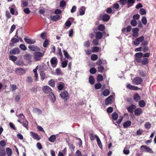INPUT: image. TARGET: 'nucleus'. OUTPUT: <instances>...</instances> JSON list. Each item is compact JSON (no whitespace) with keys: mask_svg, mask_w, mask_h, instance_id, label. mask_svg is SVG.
I'll return each instance as SVG.
<instances>
[{"mask_svg":"<svg viewBox=\"0 0 156 156\" xmlns=\"http://www.w3.org/2000/svg\"><path fill=\"white\" fill-rule=\"evenodd\" d=\"M150 56V53L143 54L141 52H137L134 55V62L136 63H141L142 65L146 66L149 62V59L147 58Z\"/></svg>","mask_w":156,"mask_h":156,"instance_id":"f257e3e1","label":"nucleus"},{"mask_svg":"<svg viewBox=\"0 0 156 156\" xmlns=\"http://www.w3.org/2000/svg\"><path fill=\"white\" fill-rule=\"evenodd\" d=\"M140 149L143 152L149 153L150 154H153L154 151L150 147L145 145H143L140 146Z\"/></svg>","mask_w":156,"mask_h":156,"instance_id":"f03ea898","label":"nucleus"},{"mask_svg":"<svg viewBox=\"0 0 156 156\" xmlns=\"http://www.w3.org/2000/svg\"><path fill=\"white\" fill-rule=\"evenodd\" d=\"M44 54L39 51H36L33 53L34 58L36 61L41 60L44 56Z\"/></svg>","mask_w":156,"mask_h":156,"instance_id":"7ed1b4c3","label":"nucleus"},{"mask_svg":"<svg viewBox=\"0 0 156 156\" xmlns=\"http://www.w3.org/2000/svg\"><path fill=\"white\" fill-rule=\"evenodd\" d=\"M144 40V37L143 36L136 38L134 41H133V44L135 46H137L140 42H142Z\"/></svg>","mask_w":156,"mask_h":156,"instance_id":"20e7f679","label":"nucleus"},{"mask_svg":"<svg viewBox=\"0 0 156 156\" xmlns=\"http://www.w3.org/2000/svg\"><path fill=\"white\" fill-rule=\"evenodd\" d=\"M143 82V80L140 77H137L133 79L132 81V83L135 85H139L140 84Z\"/></svg>","mask_w":156,"mask_h":156,"instance_id":"39448f33","label":"nucleus"},{"mask_svg":"<svg viewBox=\"0 0 156 156\" xmlns=\"http://www.w3.org/2000/svg\"><path fill=\"white\" fill-rule=\"evenodd\" d=\"M68 93V92L66 90H65L62 92L61 93L60 95L63 99H64L66 100H67L69 98Z\"/></svg>","mask_w":156,"mask_h":156,"instance_id":"423d86ee","label":"nucleus"},{"mask_svg":"<svg viewBox=\"0 0 156 156\" xmlns=\"http://www.w3.org/2000/svg\"><path fill=\"white\" fill-rule=\"evenodd\" d=\"M43 90L45 94H48L49 93V94H50L52 91V90L50 87L48 86H44L43 87Z\"/></svg>","mask_w":156,"mask_h":156,"instance_id":"0eeeda50","label":"nucleus"},{"mask_svg":"<svg viewBox=\"0 0 156 156\" xmlns=\"http://www.w3.org/2000/svg\"><path fill=\"white\" fill-rule=\"evenodd\" d=\"M100 17L103 21L107 22L109 20L110 16L108 15L105 14L103 15H100Z\"/></svg>","mask_w":156,"mask_h":156,"instance_id":"6e6552de","label":"nucleus"},{"mask_svg":"<svg viewBox=\"0 0 156 156\" xmlns=\"http://www.w3.org/2000/svg\"><path fill=\"white\" fill-rule=\"evenodd\" d=\"M50 62L53 67H55L57 64V59L55 57H52L50 60Z\"/></svg>","mask_w":156,"mask_h":156,"instance_id":"1a4fd4ad","label":"nucleus"},{"mask_svg":"<svg viewBox=\"0 0 156 156\" xmlns=\"http://www.w3.org/2000/svg\"><path fill=\"white\" fill-rule=\"evenodd\" d=\"M20 52V50L18 48H15L11 50L10 51V55L18 54Z\"/></svg>","mask_w":156,"mask_h":156,"instance_id":"9d476101","label":"nucleus"},{"mask_svg":"<svg viewBox=\"0 0 156 156\" xmlns=\"http://www.w3.org/2000/svg\"><path fill=\"white\" fill-rule=\"evenodd\" d=\"M126 87L130 90H140V88L138 87L132 85L130 84H128L127 85Z\"/></svg>","mask_w":156,"mask_h":156,"instance_id":"9b49d317","label":"nucleus"},{"mask_svg":"<svg viewBox=\"0 0 156 156\" xmlns=\"http://www.w3.org/2000/svg\"><path fill=\"white\" fill-rule=\"evenodd\" d=\"M28 48L32 51H39L40 49L37 46L31 45L28 46Z\"/></svg>","mask_w":156,"mask_h":156,"instance_id":"f8f14e48","label":"nucleus"},{"mask_svg":"<svg viewBox=\"0 0 156 156\" xmlns=\"http://www.w3.org/2000/svg\"><path fill=\"white\" fill-rule=\"evenodd\" d=\"M136 108V106L133 104H132L127 108V109L129 112L133 113L134 110Z\"/></svg>","mask_w":156,"mask_h":156,"instance_id":"ddd939ff","label":"nucleus"},{"mask_svg":"<svg viewBox=\"0 0 156 156\" xmlns=\"http://www.w3.org/2000/svg\"><path fill=\"white\" fill-rule=\"evenodd\" d=\"M113 96L110 95L105 100V104L108 105L109 104H112L113 102L112 98Z\"/></svg>","mask_w":156,"mask_h":156,"instance_id":"4468645a","label":"nucleus"},{"mask_svg":"<svg viewBox=\"0 0 156 156\" xmlns=\"http://www.w3.org/2000/svg\"><path fill=\"white\" fill-rule=\"evenodd\" d=\"M143 113L142 109L140 108L136 109L134 111L135 115L137 116L140 115Z\"/></svg>","mask_w":156,"mask_h":156,"instance_id":"2eb2a0df","label":"nucleus"},{"mask_svg":"<svg viewBox=\"0 0 156 156\" xmlns=\"http://www.w3.org/2000/svg\"><path fill=\"white\" fill-rule=\"evenodd\" d=\"M31 134V136L33 139L35 140H39L41 139L40 137L36 133L31 132L30 133Z\"/></svg>","mask_w":156,"mask_h":156,"instance_id":"dca6fc26","label":"nucleus"},{"mask_svg":"<svg viewBox=\"0 0 156 156\" xmlns=\"http://www.w3.org/2000/svg\"><path fill=\"white\" fill-rule=\"evenodd\" d=\"M103 37V34L102 32L98 31L96 33L95 37L96 39L100 40Z\"/></svg>","mask_w":156,"mask_h":156,"instance_id":"f3484780","label":"nucleus"},{"mask_svg":"<svg viewBox=\"0 0 156 156\" xmlns=\"http://www.w3.org/2000/svg\"><path fill=\"white\" fill-rule=\"evenodd\" d=\"M50 19L53 21H56L60 19V16L58 15H56L53 16H51L50 17Z\"/></svg>","mask_w":156,"mask_h":156,"instance_id":"a211bd4d","label":"nucleus"},{"mask_svg":"<svg viewBox=\"0 0 156 156\" xmlns=\"http://www.w3.org/2000/svg\"><path fill=\"white\" fill-rule=\"evenodd\" d=\"M131 122L130 120H128L125 122L123 124V126L124 128H127L129 127L131 124Z\"/></svg>","mask_w":156,"mask_h":156,"instance_id":"6ab92c4d","label":"nucleus"},{"mask_svg":"<svg viewBox=\"0 0 156 156\" xmlns=\"http://www.w3.org/2000/svg\"><path fill=\"white\" fill-rule=\"evenodd\" d=\"M24 40L27 43L29 44H34L36 42L35 40H31L28 38H24Z\"/></svg>","mask_w":156,"mask_h":156,"instance_id":"aec40b11","label":"nucleus"},{"mask_svg":"<svg viewBox=\"0 0 156 156\" xmlns=\"http://www.w3.org/2000/svg\"><path fill=\"white\" fill-rule=\"evenodd\" d=\"M95 137L97 141L98 145L100 148L102 149V145L99 137L96 135H95Z\"/></svg>","mask_w":156,"mask_h":156,"instance_id":"412c9836","label":"nucleus"},{"mask_svg":"<svg viewBox=\"0 0 156 156\" xmlns=\"http://www.w3.org/2000/svg\"><path fill=\"white\" fill-rule=\"evenodd\" d=\"M133 98L136 102H138V101L141 99L138 93H136L134 95Z\"/></svg>","mask_w":156,"mask_h":156,"instance_id":"4be33fe9","label":"nucleus"},{"mask_svg":"<svg viewBox=\"0 0 156 156\" xmlns=\"http://www.w3.org/2000/svg\"><path fill=\"white\" fill-rule=\"evenodd\" d=\"M31 55L29 54H26L23 56V58L29 61L31 60Z\"/></svg>","mask_w":156,"mask_h":156,"instance_id":"5701e85b","label":"nucleus"},{"mask_svg":"<svg viewBox=\"0 0 156 156\" xmlns=\"http://www.w3.org/2000/svg\"><path fill=\"white\" fill-rule=\"evenodd\" d=\"M85 8L84 6H82L80 9L79 11L80 14L81 16L83 15L85 12Z\"/></svg>","mask_w":156,"mask_h":156,"instance_id":"b1692460","label":"nucleus"},{"mask_svg":"<svg viewBox=\"0 0 156 156\" xmlns=\"http://www.w3.org/2000/svg\"><path fill=\"white\" fill-rule=\"evenodd\" d=\"M95 79L92 76H90L89 78V81L91 85L94 84L95 83Z\"/></svg>","mask_w":156,"mask_h":156,"instance_id":"393cba45","label":"nucleus"},{"mask_svg":"<svg viewBox=\"0 0 156 156\" xmlns=\"http://www.w3.org/2000/svg\"><path fill=\"white\" fill-rule=\"evenodd\" d=\"M5 154L6 152L4 148L0 147V156H5Z\"/></svg>","mask_w":156,"mask_h":156,"instance_id":"a878e982","label":"nucleus"},{"mask_svg":"<svg viewBox=\"0 0 156 156\" xmlns=\"http://www.w3.org/2000/svg\"><path fill=\"white\" fill-rule=\"evenodd\" d=\"M112 117L113 120H116L118 118V115L116 112H114L112 114Z\"/></svg>","mask_w":156,"mask_h":156,"instance_id":"bb28decb","label":"nucleus"},{"mask_svg":"<svg viewBox=\"0 0 156 156\" xmlns=\"http://www.w3.org/2000/svg\"><path fill=\"white\" fill-rule=\"evenodd\" d=\"M146 103L144 100L140 101L139 102V105L140 107L143 108L146 105Z\"/></svg>","mask_w":156,"mask_h":156,"instance_id":"cd10ccee","label":"nucleus"},{"mask_svg":"<svg viewBox=\"0 0 156 156\" xmlns=\"http://www.w3.org/2000/svg\"><path fill=\"white\" fill-rule=\"evenodd\" d=\"M123 119V117L122 116H119V119L118 120L116 121L115 122H114V123L116 125H117L118 124H120L122 122Z\"/></svg>","mask_w":156,"mask_h":156,"instance_id":"c85d7f7f","label":"nucleus"},{"mask_svg":"<svg viewBox=\"0 0 156 156\" xmlns=\"http://www.w3.org/2000/svg\"><path fill=\"white\" fill-rule=\"evenodd\" d=\"M60 84H59L58 86V89L59 90H63L65 86L64 83L62 82H60Z\"/></svg>","mask_w":156,"mask_h":156,"instance_id":"c756f323","label":"nucleus"},{"mask_svg":"<svg viewBox=\"0 0 156 156\" xmlns=\"http://www.w3.org/2000/svg\"><path fill=\"white\" fill-rule=\"evenodd\" d=\"M56 137L55 135H52L50 136L49 140L51 143H54L56 140Z\"/></svg>","mask_w":156,"mask_h":156,"instance_id":"7c9ffc66","label":"nucleus"},{"mask_svg":"<svg viewBox=\"0 0 156 156\" xmlns=\"http://www.w3.org/2000/svg\"><path fill=\"white\" fill-rule=\"evenodd\" d=\"M41 79L42 81H43L45 78L46 75L45 73L43 71H41L40 73Z\"/></svg>","mask_w":156,"mask_h":156,"instance_id":"2f4dec72","label":"nucleus"},{"mask_svg":"<svg viewBox=\"0 0 156 156\" xmlns=\"http://www.w3.org/2000/svg\"><path fill=\"white\" fill-rule=\"evenodd\" d=\"M48 84L52 87H55V81L53 80H51L49 81Z\"/></svg>","mask_w":156,"mask_h":156,"instance_id":"473e14b6","label":"nucleus"},{"mask_svg":"<svg viewBox=\"0 0 156 156\" xmlns=\"http://www.w3.org/2000/svg\"><path fill=\"white\" fill-rule=\"evenodd\" d=\"M22 123L23 124V126L26 128L27 130H28V121L27 120H25Z\"/></svg>","mask_w":156,"mask_h":156,"instance_id":"72a5a7b5","label":"nucleus"},{"mask_svg":"<svg viewBox=\"0 0 156 156\" xmlns=\"http://www.w3.org/2000/svg\"><path fill=\"white\" fill-rule=\"evenodd\" d=\"M63 54L66 58H70L71 59L72 58L71 57H70L69 55L68 54V52L65 50L63 51Z\"/></svg>","mask_w":156,"mask_h":156,"instance_id":"f704fd0d","label":"nucleus"},{"mask_svg":"<svg viewBox=\"0 0 156 156\" xmlns=\"http://www.w3.org/2000/svg\"><path fill=\"white\" fill-rule=\"evenodd\" d=\"M49 96L51 99V100L52 101L54 102L55 100L56 99L55 96L52 92L50 94Z\"/></svg>","mask_w":156,"mask_h":156,"instance_id":"c9c22d12","label":"nucleus"},{"mask_svg":"<svg viewBox=\"0 0 156 156\" xmlns=\"http://www.w3.org/2000/svg\"><path fill=\"white\" fill-rule=\"evenodd\" d=\"M92 61H95L98 59V56L95 54H92L90 57Z\"/></svg>","mask_w":156,"mask_h":156,"instance_id":"e433bc0d","label":"nucleus"},{"mask_svg":"<svg viewBox=\"0 0 156 156\" xmlns=\"http://www.w3.org/2000/svg\"><path fill=\"white\" fill-rule=\"evenodd\" d=\"M110 93L109 90L108 89H106L103 92V94L105 96H107Z\"/></svg>","mask_w":156,"mask_h":156,"instance_id":"4c0bfd02","label":"nucleus"},{"mask_svg":"<svg viewBox=\"0 0 156 156\" xmlns=\"http://www.w3.org/2000/svg\"><path fill=\"white\" fill-rule=\"evenodd\" d=\"M103 80V77L102 75L99 74L97 76V80L98 82H99L102 81Z\"/></svg>","mask_w":156,"mask_h":156,"instance_id":"58836bf2","label":"nucleus"},{"mask_svg":"<svg viewBox=\"0 0 156 156\" xmlns=\"http://www.w3.org/2000/svg\"><path fill=\"white\" fill-rule=\"evenodd\" d=\"M33 111L34 112L38 114L42 113V111L41 110L37 108H34L33 109Z\"/></svg>","mask_w":156,"mask_h":156,"instance_id":"ea45409f","label":"nucleus"},{"mask_svg":"<svg viewBox=\"0 0 156 156\" xmlns=\"http://www.w3.org/2000/svg\"><path fill=\"white\" fill-rule=\"evenodd\" d=\"M105 29V27L103 24H100L98 26V29L101 31H103Z\"/></svg>","mask_w":156,"mask_h":156,"instance_id":"a19ab883","label":"nucleus"},{"mask_svg":"<svg viewBox=\"0 0 156 156\" xmlns=\"http://www.w3.org/2000/svg\"><path fill=\"white\" fill-rule=\"evenodd\" d=\"M6 151L8 156H10L12 153V150L9 148H6Z\"/></svg>","mask_w":156,"mask_h":156,"instance_id":"79ce46f5","label":"nucleus"},{"mask_svg":"<svg viewBox=\"0 0 156 156\" xmlns=\"http://www.w3.org/2000/svg\"><path fill=\"white\" fill-rule=\"evenodd\" d=\"M89 72L91 74H94L97 72V70L95 68L93 67L90 68Z\"/></svg>","mask_w":156,"mask_h":156,"instance_id":"37998d69","label":"nucleus"},{"mask_svg":"<svg viewBox=\"0 0 156 156\" xmlns=\"http://www.w3.org/2000/svg\"><path fill=\"white\" fill-rule=\"evenodd\" d=\"M100 50V48L98 47H94L92 48V51L93 52H98Z\"/></svg>","mask_w":156,"mask_h":156,"instance_id":"c03bdc74","label":"nucleus"},{"mask_svg":"<svg viewBox=\"0 0 156 156\" xmlns=\"http://www.w3.org/2000/svg\"><path fill=\"white\" fill-rule=\"evenodd\" d=\"M144 126L146 129H148L151 128V124L149 122H147L145 123Z\"/></svg>","mask_w":156,"mask_h":156,"instance_id":"a18cd8bd","label":"nucleus"},{"mask_svg":"<svg viewBox=\"0 0 156 156\" xmlns=\"http://www.w3.org/2000/svg\"><path fill=\"white\" fill-rule=\"evenodd\" d=\"M9 9L10 10L11 13L12 15H15L16 16L18 14V13L17 12H16L15 13V10L14 8H11V7H9Z\"/></svg>","mask_w":156,"mask_h":156,"instance_id":"49530a36","label":"nucleus"},{"mask_svg":"<svg viewBox=\"0 0 156 156\" xmlns=\"http://www.w3.org/2000/svg\"><path fill=\"white\" fill-rule=\"evenodd\" d=\"M98 71L100 73H102L105 69L104 67L102 66H101L98 67Z\"/></svg>","mask_w":156,"mask_h":156,"instance_id":"de8ad7c7","label":"nucleus"},{"mask_svg":"<svg viewBox=\"0 0 156 156\" xmlns=\"http://www.w3.org/2000/svg\"><path fill=\"white\" fill-rule=\"evenodd\" d=\"M101 87V84L100 83H98L94 85V87L96 89H100Z\"/></svg>","mask_w":156,"mask_h":156,"instance_id":"09e8293b","label":"nucleus"},{"mask_svg":"<svg viewBox=\"0 0 156 156\" xmlns=\"http://www.w3.org/2000/svg\"><path fill=\"white\" fill-rule=\"evenodd\" d=\"M58 53L57 54L59 55L60 59L61 60L62 58L63 55L61 52V50L60 48H58Z\"/></svg>","mask_w":156,"mask_h":156,"instance_id":"8fccbe9b","label":"nucleus"},{"mask_svg":"<svg viewBox=\"0 0 156 156\" xmlns=\"http://www.w3.org/2000/svg\"><path fill=\"white\" fill-rule=\"evenodd\" d=\"M140 13L141 15H145L146 13L145 10L143 8L140 9Z\"/></svg>","mask_w":156,"mask_h":156,"instance_id":"3c124183","label":"nucleus"},{"mask_svg":"<svg viewBox=\"0 0 156 156\" xmlns=\"http://www.w3.org/2000/svg\"><path fill=\"white\" fill-rule=\"evenodd\" d=\"M19 47L23 51H25L27 49V47L25 45L23 44H20L19 46Z\"/></svg>","mask_w":156,"mask_h":156,"instance_id":"603ef678","label":"nucleus"},{"mask_svg":"<svg viewBox=\"0 0 156 156\" xmlns=\"http://www.w3.org/2000/svg\"><path fill=\"white\" fill-rule=\"evenodd\" d=\"M10 87L11 88L12 91L13 92L17 88L15 84L10 85Z\"/></svg>","mask_w":156,"mask_h":156,"instance_id":"864d4df0","label":"nucleus"},{"mask_svg":"<svg viewBox=\"0 0 156 156\" xmlns=\"http://www.w3.org/2000/svg\"><path fill=\"white\" fill-rule=\"evenodd\" d=\"M131 24L133 27L136 26L137 25V22L134 20H132L130 21Z\"/></svg>","mask_w":156,"mask_h":156,"instance_id":"5fc2aeb1","label":"nucleus"},{"mask_svg":"<svg viewBox=\"0 0 156 156\" xmlns=\"http://www.w3.org/2000/svg\"><path fill=\"white\" fill-rule=\"evenodd\" d=\"M9 58L10 60L14 62L17 59V58L15 56L11 55L9 56Z\"/></svg>","mask_w":156,"mask_h":156,"instance_id":"6e6d98bb","label":"nucleus"},{"mask_svg":"<svg viewBox=\"0 0 156 156\" xmlns=\"http://www.w3.org/2000/svg\"><path fill=\"white\" fill-rule=\"evenodd\" d=\"M68 62V60H66L65 61L63 62H62V67L63 68H65L67 66V65Z\"/></svg>","mask_w":156,"mask_h":156,"instance_id":"4d7b16f0","label":"nucleus"},{"mask_svg":"<svg viewBox=\"0 0 156 156\" xmlns=\"http://www.w3.org/2000/svg\"><path fill=\"white\" fill-rule=\"evenodd\" d=\"M143 23L144 25H146L147 23V20L145 17H143L141 20Z\"/></svg>","mask_w":156,"mask_h":156,"instance_id":"13d9d810","label":"nucleus"},{"mask_svg":"<svg viewBox=\"0 0 156 156\" xmlns=\"http://www.w3.org/2000/svg\"><path fill=\"white\" fill-rule=\"evenodd\" d=\"M48 44L49 42L48 40L47 39H46L43 43V46L45 48Z\"/></svg>","mask_w":156,"mask_h":156,"instance_id":"bf43d9fd","label":"nucleus"},{"mask_svg":"<svg viewBox=\"0 0 156 156\" xmlns=\"http://www.w3.org/2000/svg\"><path fill=\"white\" fill-rule=\"evenodd\" d=\"M139 30V28L135 27L132 29V32L133 33H137Z\"/></svg>","mask_w":156,"mask_h":156,"instance_id":"052dcab7","label":"nucleus"},{"mask_svg":"<svg viewBox=\"0 0 156 156\" xmlns=\"http://www.w3.org/2000/svg\"><path fill=\"white\" fill-rule=\"evenodd\" d=\"M66 5V3L65 2L64 0H62L61 1L60 6V7H63L64 6H65Z\"/></svg>","mask_w":156,"mask_h":156,"instance_id":"680f3d73","label":"nucleus"},{"mask_svg":"<svg viewBox=\"0 0 156 156\" xmlns=\"http://www.w3.org/2000/svg\"><path fill=\"white\" fill-rule=\"evenodd\" d=\"M113 7L115 9L117 10L119 8V5L118 3H115L113 5Z\"/></svg>","mask_w":156,"mask_h":156,"instance_id":"e2e57ef3","label":"nucleus"},{"mask_svg":"<svg viewBox=\"0 0 156 156\" xmlns=\"http://www.w3.org/2000/svg\"><path fill=\"white\" fill-rule=\"evenodd\" d=\"M71 24L72 23L69 20L67 21L65 23L66 26L67 27H70Z\"/></svg>","mask_w":156,"mask_h":156,"instance_id":"0e129e2a","label":"nucleus"},{"mask_svg":"<svg viewBox=\"0 0 156 156\" xmlns=\"http://www.w3.org/2000/svg\"><path fill=\"white\" fill-rule=\"evenodd\" d=\"M90 42L89 41H87L84 42V46L87 47H88L90 46Z\"/></svg>","mask_w":156,"mask_h":156,"instance_id":"69168bd1","label":"nucleus"},{"mask_svg":"<svg viewBox=\"0 0 156 156\" xmlns=\"http://www.w3.org/2000/svg\"><path fill=\"white\" fill-rule=\"evenodd\" d=\"M0 145L2 147H4L6 145V143L4 140H1L0 141Z\"/></svg>","mask_w":156,"mask_h":156,"instance_id":"338daca9","label":"nucleus"},{"mask_svg":"<svg viewBox=\"0 0 156 156\" xmlns=\"http://www.w3.org/2000/svg\"><path fill=\"white\" fill-rule=\"evenodd\" d=\"M76 156H82V154L81 152L79 150H77L76 151Z\"/></svg>","mask_w":156,"mask_h":156,"instance_id":"774afa93","label":"nucleus"}]
</instances>
